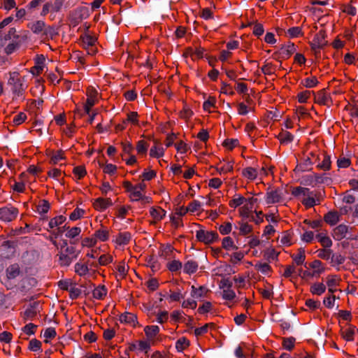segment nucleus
Instances as JSON below:
<instances>
[{
    "label": "nucleus",
    "mask_w": 358,
    "mask_h": 358,
    "mask_svg": "<svg viewBox=\"0 0 358 358\" xmlns=\"http://www.w3.org/2000/svg\"><path fill=\"white\" fill-rule=\"evenodd\" d=\"M85 214V210L81 209V208H76L70 215L69 216V218L71 220H73V221H76L80 218H81L82 217H83Z\"/></svg>",
    "instance_id": "obj_56"
},
{
    "label": "nucleus",
    "mask_w": 358,
    "mask_h": 358,
    "mask_svg": "<svg viewBox=\"0 0 358 358\" xmlns=\"http://www.w3.org/2000/svg\"><path fill=\"white\" fill-rule=\"evenodd\" d=\"M166 212L161 207H152L150 209V215L154 220V222L161 221L165 216Z\"/></svg>",
    "instance_id": "obj_19"
},
{
    "label": "nucleus",
    "mask_w": 358,
    "mask_h": 358,
    "mask_svg": "<svg viewBox=\"0 0 358 358\" xmlns=\"http://www.w3.org/2000/svg\"><path fill=\"white\" fill-rule=\"evenodd\" d=\"M324 219L327 223L334 225L338 222L339 216L336 212H329L325 215Z\"/></svg>",
    "instance_id": "obj_41"
},
{
    "label": "nucleus",
    "mask_w": 358,
    "mask_h": 358,
    "mask_svg": "<svg viewBox=\"0 0 358 358\" xmlns=\"http://www.w3.org/2000/svg\"><path fill=\"white\" fill-rule=\"evenodd\" d=\"M63 3L64 0H55L53 2L48 1L43 5L41 15L45 16L48 13H50V17L51 20H54L55 13L60 11Z\"/></svg>",
    "instance_id": "obj_8"
},
{
    "label": "nucleus",
    "mask_w": 358,
    "mask_h": 358,
    "mask_svg": "<svg viewBox=\"0 0 358 358\" xmlns=\"http://www.w3.org/2000/svg\"><path fill=\"white\" fill-rule=\"evenodd\" d=\"M66 221V217L63 215H58L52 218L49 222V227L53 229L62 224Z\"/></svg>",
    "instance_id": "obj_44"
},
{
    "label": "nucleus",
    "mask_w": 358,
    "mask_h": 358,
    "mask_svg": "<svg viewBox=\"0 0 358 358\" xmlns=\"http://www.w3.org/2000/svg\"><path fill=\"white\" fill-rule=\"evenodd\" d=\"M242 176L248 181H253L259 176V170L257 169L248 166L242 170Z\"/></svg>",
    "instance_id": "obj_18"
},
{
    "label": "nucleus",
    "mask_w": 358,
    "mask_h": 358,
    "mask_svg": "<svg viewBox=\"0 0 358 358\" xmlns=\"http://www.w3.org/2000/svg\"><path fill=\"white\" fill-rule=\"evenodd\" d=\"M192 115L193 112L187 105H185L182 110L180 112V117L185 120H189Z\"/></svg>",
    "instance_id": "obj_57"
},
{
    "label": "nucleus",
    "mask_w": 358,
    "mask_h": 358,
    "mask_svg": "<svg viewBox=\"0 0 358 358\" xmlns=\"http://www.w3.org/2000/svg\"><path fill=\"white\" fill-rule=\"evenodd\" d=\"M283 196L284 193L282 189H275L267 191L265 199L266 203L273 204L281 201Z\"/></svg>",
    "instance_id": "obj_12"
},
{
    "label": "nucleus",
    "mask_w": 358,
    "mask_h": 358,
    "mask_svg": "<svg viewBox=\"0 0 358 358\" xmlns=\"http://www.w3.org/2000/svg\"><path fill=\"white\" fill-rule=\"evenodd\" d=\"M131 240V234L128 231L119 232L114 236L113 242L116 248H124Z\"/></svg>",
    "instance_id": "obj_11"
},
{
    "label": "nucleus",
    "mask_w": 358,
    "mask_h": 358,
    "mask_svg": "<svg viewBox=\"0 0 358 358\" xmlns=\"http://www.w3.org/2000/svg\"><path fill=\"white\" fill-rule=\"evenodd\" d=\"M170 220L171 224L175 228H179L183 226L182 217L179 216L176 213H173L170 215Z\"/></svg>",
    "instance_id": "obj_49"
},
{
    "label": "nucleus",
    "mask_w": 358,
    "mask_h": 358,
    "mask_svg": "<svg viewBox=\"0 0 358 358\" xmlns=\"http://www.w3.org/2000/svg\"><path fill=\"white\" fill-rule=\"evenodd\" d=\"M99 190L103 195L106 196L110 192L113 190V188L108 182H103L99 187Z\"/></svg>",
    "instance_id": "obj_64"
},
{
    "label": "nucleus",
    "mask_w": 358,
    "mask_h": 358,
    "mask_svg": "<svg viewBox=\"0 0 358 358\" xmlns=\"http://www.w3.org/2000/svg\"><path fill=\"white\" fill-rule=\"evenodd\" d=\"M59 288L62 291H78L71 280H63L58 282Z\"/></svg>",
    "instance_id": "obj_29"
},
{
    "label": "nucleus",
    "mask_w": 358,
    "mask_h": 358,
    "mask_svg": "<svg viewBox=\"0 0 358 358\" xmlns=\"http://www.w3.org/2000/svg\"><path fill=\"white\" fill-rule=\"evenodd\" d=\"M234 169V163L232 162H227L221 167L217 168V171L220 174L226 173L228 172H231Z\"/></svg>",
    "instance_id": "obj_54"
},
{
    "label": "nucleus",
    "mask_w": 358,
    "mask_h": 358,
    "mask_svg": "<svg viewBox=\"0 0 358 358\" xmlns=\"http://www.w3.org/2000/svg\"><path fill=\"white\" fill-rule=\"evenodd\" d=\"M122 187L131 202L145 201L149 203L150 199L145 196L146 185L144 182L133 184L129 180L122 182Z\"/></svg>",
    "instance_id": "obj_1"
},
{
    "label": "nucleus",
    "mask_w": 358,
    "mask_h": 358,
    "mask_svg": "<svg viewBox=\"0 0 358 358\" xmlns=\"http://www.w3.org/2000/svg\"><path fill=\"white\" fill-rule=\"evenodd\" d=\"M120 321L127 324H135V322H138L136 315L128 312L120 316Z\"/></svg>",
    "instance_id": "obj_35"
},
{
    "label": "nucleus",
    "mask_w": 358,
    "mask_h": 358,
    "mask_svg": "<svg viewBox=\"0 0 358 358\" xmlns=\"http://www.w3.org/2000/svg\"><path fill=\"white\" fill-rule=\"evenodd\" d=\"M107 292H84L85 301H92L94 299H102L106 296Z\"/></svg>",
    "instance_id": "obj_40"
},
{
    "label": "nucleus",
    "mask_w": 358,
    "mask_h": 358,
    "mask_svg": "<svg viewBox=\"0 0 358 358\" xmlns=\"http://www.w3.org/2000/svg\"><path fill=\"white\" fill-rule=\"evenodd\" d=\"M255 268L262 274L267 275L271 271V266L267 263L259 262L256 264Z\"/></svg>",
    "instance_id": "obj_52"
},
{
    "label": "nucleus",
    "mask_w": 358,
    "mask_h": 358,
    "mask_svg": "<svg viewBox=\"0 0 358 358\" xmlns=\"http://www.w3.org/2000/svg\"><path fill=\"white\" fill-rule=\"evenodd\" d=\"M19 215V210L12 204L0 208V221L5 223L15 220Z\"/></svg>",
    "instance_id": "obj_7"
},
{
    "label": "nucleus",
    "mask_w": 358,
    "mask_h": 358,
    "mask_svg": "<svg viewBox=\"0 0 358 358\" xmlns=\"http://www.w3.org/2000/svg\"><path fill=\"white\" fill-rule=\"evenodd\" d=\"M199 229L196 231V238L198 241L206 245H210L218 239V234L213 231H207L197 224Z\"/></svg>",
    "instance_id": "obj_6"
},
{
    "label": "nucleus",
    "mask_w": 358,
    "mask_h": 358,
    "mask_svg": "<svg viewBox=\"0 0 358 358\" xmlns=\"http://www.w3.org/2000/svg\"><path fill=\"white\" fill-rule=\"evenodd\" d=\"M111 206H113V201L110 198L99 197L93 202L94 209L100 212L104 211Z\"/></svg>",
    "instance_id": "obj_14"
},
{
    "label": "nucleus",
    "mask_w": 358,
    "mask_h": 358,
    "mask_svg": "<svg viewBox=\"0 0 358 358\" xmlns=\"http://www.w3.org/2000/svg\"><path fill=\"white\" fill-rule=\"evenodd\" d=\"M336 299H339V297L336 298V296L328 294L323 299V304L327 308L331 309L335 308L336 310H338L339 306L335 303Z\"/></svg>",
    "instance_id": "obj_24"
},
{
    "label": "nucleus",
    "mask_w": 358,
    "mask_h": 358,
    "mask_svg": "<svg viewBox=\"0 0 358 358\" xmlns=\"http://www.w3.org/2000/svg\"><path fill=\"white\" fill-rule=\"evenodd\" d=\"M204 296L205 295L203 292H193L192 295L193 299H188L184 301L182 306L184 308H191L192 309H194L196 307V301H195V299H199Z\"/></svg>",
    "instance_id": "obj_22"
},
{
    "label": "nucleus",
    "mask_w": 358,
    "mask_h": 358,
    "mask_svg": "<svg viewBox=\"0 0 358 358\" xmlns=\"http://www.w3.org/2000/svg\"><path fill=\"white\" fill-rule=\"evenodd\" d=\"M73 173L78 180H80L87 174L86 169L83 166H78L73 168Z\"/></svg>",
    "instance_id": "obj_50"
},
{
    "label": "nucleus",
    "mask_w": 358,
    "mask_h": 358,
    "mask_svg": "<svg viewBox=\"0 0 358 358\" xmlns=\"http://www.w3.org/2000/svg\"><path fill=\"white\" fill-rule=\"evenodd\" d=\"M292 194L296 196H301L302 203L307 208H312L319 203L316 194L306 187H298L294 189Z\"/></svg>",
    "instance_id": "obj_3"
},
{
    "label": "nucleus",
    "mask_w": 358,
    "mask_h": 358,
    "mask_svg": "<svg viewBox=\"0 0 358 358\" xmlns=\"http://www.w3.org/2000/svg\"><path fill=\"white\" fill-rule=\"evenodd\" d=\"M146 336L149 338L155 337L159 331L158 326H146L144 329Z\"/></svg>",
    "instance_id": "obj_48"
},
{
    "label": "nucleus",
    "mask_w": 358,
    "mask_h": 358,
    "mask_svg": "<svg viewBox=\"0 0 358 358\" xmlns=\"http://www.w3.org/2000/svg\"><path fill=\"white\" fill-rule=\"evenodd\" d=\"M278 138L280 143L287 144L292 141L293 135L289 131H285L278 134Z\"/></svg>",
    "instance_id": "obj_43"
},
{
    "label": "nucleus",
    "mask_w": 358,
    "mask_h": 358,
    "mask_svg": "<svg viewBox=\"0 0 358 358\" xmlns=\"http://www.w3.org/2000/svg\"><path fill=\"white\" fill-rule=\"evenodd\" d=\"M45 24L42 20H38L36 22H34L32 23H30L29 24V27L31 29V30L34 34H41L43 32V30L45 29Z\"/></svg>",
    "instance_id": "obj_31"
},
{
    "label": "nucleus",
    "mask_w": 358,
    "mask_h": 358,
    "mask_svg": "<svg viewBox=\"0 0 358 358\" xmlns=\"http://www.w3.org/2000/svg\"><path fill=\"white\" fill-rule=\"evenodd\" d=\"M187 210L192 214L196 213L199 215L202 211V204L198 200H193L187 206Z\"/></svg>",
    "instance_id": "obj_30"
},
{
    "label": "nucleus",
    "mask_w": 358,
    "mask_h": 358,
    "mask_svg": "<svg viewBox=\"0 0 358 358\" xmlns=\"http://www.w3.org/2000/svg\"><path fill=\"white\" fill-rule=\"evenodd\" d=\"M6 273L8 280L15 279L20 274V268L17 264H11L6 268Z\"/></svg>",
    "instance_id": "obj_21"
},
{
    "label": "nucleus",
    "mask_w": 358,
    "mask_h": 358,
    "mask_svg": "<svg viewBox=\"0 0 358 358\" xmlns=\"http://www.w3.org/2000/svg\"><path fill=\"white\" fill-rule=\"evenodd\" d=\"M129 266L124 262H120L116 268V277L118 278H124L128 271Z\"/></svg>",
    "instance_id": "obj_39"
},
{
    "label": "nucleus",
    "mask_w": 358,
    "mask_h": 358,
    "mask_svg": "<svg viewBox=\"0 0 358 358\" xmlns=\"http://www.w3.org/2000/svg\"><path fill=\"white\" fill-rule=\"evenodd\" d=\"M96 243V238L94 236L87 237L82 241L81 245L83 247L92 248L94 247Z\"/></svg>",
    "instance_id": "obj_58"
},
{
    "label": "nucleus",
    "mask_w": 358,
    "mask_h": 358,
    "mask_svg": "<svg viewBox=\"0 0 358 358\" xmlns=\"http://www.w3.org/2000/svg\"><path fill=\"white\" fill-rule=\"evenodd\" d=\"M341 280L337 275H329L322 282L317 285L315 291H343L341 287Z\"/></svg>",
    "instance_id": "obj_4"
},
{
    "label": "nucleus",
    "mask_w": 358,
    "mask_h": 358,
    "mask_svg": "<svg viewBox=\"0 0 358 358\" xmlns=\"http://www.w3.org/2000/svg\"><path fill=\"white\" fill-rule=\"evenodd\" d=\"M8 78L7 84L15 98L22 97L27 88L25 78L21 76L17 71H10L8 73Z\"/></svg>",
    "instance_id": "obj_2"
},
{
    "label": "nucleus",
    "mask_w": 358,
    "mask_h": 358,
    "mask_svg": "<svg viewBox=\"0 0 358 358\" xmlns=\"http://www.w3.org/2000/svg\"><path fill=\"white\" fill-rule=\"evenodd\" d=\"M90 16V10L86 6H81L73 10L69 15V21L72 26L76 27L83 20Z\"/></svg>",
    "instance_id": "obj_5"
},
{
    "label": "nucleus",
    "mask_w": 358,
    "mask_h": 358,
    "mask_svg": "<svg viewBox=\"0 0 358 358\" xmlns=\"http://www.w3.org/2000/svg\"><path fill=\"white\" fill-rule=\"evenodd\" d=\"M257 202V199L250 197L246 199V201L240 207L238 211L241 217L249 219L252 215V210L255 204Z\"/></svg>",
    "instance_id": "obj_10"
},
{
    "label": "nucleus",
    "mask_w": 358,
    "mask_h": 358,
    "mask_svg": "<svg viewBox=\"0 0 358 358\" xmlns=\"http://www.w3.org/2000/svg\"><path fill=\"white\" fill-rule=\"evenodd\" d=\"M13 252V248L10 246L8 242H5L0 246V256L4 258H9Z\"/></svg>",
    "instance_id": "obj_34"
},
{
    "label": "nucleus",
    "mask_w": 358,
    "mask_h": 358,
    "mask_svg": "<svg viewBox=\"0 0 358 358\" xmlns=\"http://www.w3.org/2000/svg\"><path fill=\"white\" fill-rule=\"evenodd\" d=\"M215 98L210 96L206 101L203 102V108L206 111L210 113L212 112L211 109L215 108Z\"/></svg>",
    "instance_id": "obj_53"
},
{
    "label": "nucleus",
    "mask_w": 358,
    "mask_h": 358,
    "mask_svg": "<svg viewBox=\"0 0 358 358\" xmlns=\"http://www.w3.org/2000/svg\"><path fill=\"white\" fill-rule=\"evenodd\" d=\"M46 155L50 158V163L54 165L59 164L66 159L65 153L62 150L57 151L48 150Z\"/></svg>",
    "instance_id": "obj_13"
},
{
    "label": "nucleus",
    "mask_w": 358,
    "mask_h": 358,
    "mask_svg": "<svg viewBox=\"0 0 358 358\" xmlns=\"http://www.w3.org/2000/svg\"><path fill=\"white\" fill-rule=\"evenodd\" d=\"M94 236L96 238V241L105 242L109 239L110 231L107 227L101 225L100 229L95 231Z\"/></svg>",
    "instance_id": "obj_20"
},
{
    "label": "nucleus",
    "mask_w": 358,
    "mask_h": 358,
    "mask_svg": "<svg viewBox=\"0 0 358 358\" xmlns=\"http://www.w3.org/2000/svg\"><path fill=\"white\" fill-rule=\"evenodd\" d=\"M222 247L226 250H233L237 249V247L234 244L233 239L230 236L224 237L222 239Z\"/></svg>",
    "instance_id": "obj_38"
},
{
    "label": "nucleus",
    "mask_w": 358,
    "mask_h": 358,
    "mask_svg": "<svg viewBox=\"0 0 358 358\" xmlns=\"http://www.w3.org/2000/svg\"><path fill=\"white\" fill-rule=\"evenodd\" d=\"M164 155V149L161 145H159L158 143H156L150 150V156L151 157L159 158V157H163Z\"/></svg>",
    "instance_id": "obj_27"
},
{
    "label": "nucleus",
    "mask_w": 358,
    "mask_h": 358,
    "mask_svg": "<svg viewBox=\"0 0 358 358\" xmlns=\"http://www.w3.org/2000/svg\"><path fill=\"white\" fill-rule=\"evenodd\" d=\"M325 45H326V41L324 40V34L320 33L314 37L313 42L312 43V48L313 49L322 48Z\"/></svg>",
    "instance_id": "obj_32"
},
{
    "label": "nucleus",
    "mask_w": 358,
    "mask_h": 358,
    "mask_svg": "<svg viewBox=\"0 0 358 358\" xmlns=\"http://www.w3.org/2000/svg\"><path fill=\"white\" fill-rule=\"evenodd\" d=\"M168 268L172 271H178L182 268V263L178 260H173L168 263Z\"/></svg>",
    "instance_id": "obj_60"
},
{
    "label": "nucleus",
    "mask_w": 358,
    "mask_h": 358,
    "mask_svg": "<svg viewBox=\"0 0 358 358\" xmlns=\"http://www.w3.org/2000/svg\"><path fill=\"white\" fill-rule=\"evenodd\" d=\"M199 267L198 263L192 259L188 260L183 266V271L187 274L195 273Z\"/></svg>",
    "instance_id": "obj_25"
},
{
    "label": "nucleus",
    "mask_w": 358,
    "mask_h": 358,
    "mask_svg": "<svg viewBox=\"0 0 358 358\" xmlns=\"http://www.w3.org/2000/svg\"><path fill=\"white\" fill-rule=\"evenodd\" d=\"M238 113L241 115H247L251 110V108L245 103L241 102L237 105Z\"/></svg>",
    "instance_id": "obj_63"
},
{
    "label": "nucleus",
    "mask_w": 358,
    "mask_h": 358,
    "mask_svg": "<svg viewBox=\"0 0 358 358\" xmlns=\"http://www.w3.org/2000/svg\"><path fill=\"white\" fill-rule=\"evenodd\" d=\"M98 93L96 90H88L87 91V99L85 105V112L90 115L91 108L95 105L97 101Z\"/></svg>",
    "instance_id": "obj_16"
},
{
    "label": "nucleus",
    "mask_w": 358,
    "mask_h": 358,
    "mask_svg": "<svg viewBox=\"0 0 358 358\" xmlns=\"http://www.w3.org/2000/svg\"><path fill=\"white\" fill-rule=\"evenodd\" d=\"M59 262L62 266H69L73 261V259L77 258L78 255L71 257L64 252H60L59 255Z\"/></svg>",
    "instance_id": "obj_36"
},
{
    "label": "nucleus",
    "mask_w": 358,
    "mask_h": 358,
    "mask_svg": "<svg viewBox=\"0 0 358 358\" xmlns=\"http://www.w3.org/2000/svg\"><path fill=\"white\" fill-rule=\"evenodd\" d=\"M295 51L296 47L294 43H289L281 48L282 54L286 57H289Z\"/></svg>",
    "instance_id": "obj_47"
},
{
    "label": "nucleus",
    "mask_w": 358,
    "mask_h": 358,
    "mask_svg": "<svg viewBox=\"0 0 358 358\" xmlns=\"http://www.w3.org/2000/svg\"><path fill=\"white\" fill-rule=\"evenodd\" d=\"M113 262V257L109 254H104L99 258V264L101 266H106Z\"/></svg>",
    "instance_id": "obj_62"
},
{
    "label": "nucleus",
    "mask_w": 358,
    "mask_h": 358,
    "mask_svg": "<svg viewBox=\"0 0 358 358\" xmlns=\"http://www.w3.org/2000/svg\"><path fill=\"white\" fill-rule=\"evenodd\" d=\"M318 83V80L316 77H309L301 80V84L307 88H312L315 87Z\"/></svg>",
    "instance_id": "obj_46"
},
{
    "label": "nucleus",
    "mask_w": 358,
    "mask_h": 358,
    "mask_svg": "<svg viewBox=\"0 0 358 358\" xmlns=\"http://www.w3.org/2000/svg\"><path fill=\"white\" fill-rule=\"evenodd\" d=\"M83 47L90 55H94L97 52L96 47V38L89 34H85L80 38Z\"/></svg>",
    "instance_id": "obj_9"
},
{
    "label": "nucleus",
    "mask_w": 358,
    "mask_h": 358,
    "mask_svg": "<svg viewBox=\"0 0 358 358\" xmlns=\"http://www.w3.org/2000/svg\"><path fill=\"white\" fill-rule=\"evenodd\" d=\"M348 227L345 224H340L335 227L332 232L333 238L336 241H341L347 236Z\"/></svg>",
    "instance_id": "obj_17"
},
{
    "label": "nucleus",
    "mask_w": 358,
    "mask_h": 358,
    "mask_svg": "<svg viewBox=\"0 0 358 358\" xmlns=\"http://www.w3.org/2000/svg\"><path fill=\"white\" fill-rule=\"evenodd\" d=\"M308 268L311 270L312 277H318L325 271V266L323 263L317 259L310 262Z\"/></svg>",
    "instance_id": "obj_15"
},
{
    "label": "nucleus",
    "mask_w": 358,
    "mask_h": 358,
    "mask_svg": "<svg viewBox=\"0 0 358 358\" xmlns=\"http://www.w3.org/2000/svg\"><path fill=\"white\" fill-rule=\"evenodd\" d=\"M138 117V115L136 112H130L127 114V118L125 121L126 122H130L134 125H138L139 121Z\"/></svg>",
    "instance_id": "obj_61"
},
{
    "label": "nucleus",
    "mask_w": 358,
    "mask_h": 358,
    "mask_svg": "<svg viewBox=\"0 0 358 358\" xmlns=\"http://www.w3.org/2000/svg\"><path fill=\"white\" fill-rule=\"evenodd\" d=\"M136 151L138 155H145L148 149V144L144 140H140L136 144Z\"/></svg>",
    "instance_id": "obj_42"
},
{
    "label": "nucleus",
    "mask_w": 358,
    "mask_h": 358,
    "mask_svg": "<svg viewBox=\"0 0 358 358\" xmlns=\"http://www.w3.org/2000/svg\"><path fill=\"white\" fill-rule=\"evenodd\" d=\"M50 208L49 202L46 200H42L37 206V212L41 215L45 214L48 212Z\"/></svg>",
    "instance_id": "obj_45"
},
{
    "label": "nucleus",
    "mask_w": 358,
    "mask_h": 358,
    "mask_svg": "<svg viewBox=\"0 0 358 358\" xmlns=\"http://www.w3.org/2000/svg\"><path fill=\"white\" fill-rule=\"evenodd\" d=\"M81 232V228L78 227H74L71 229H69L68 231L66 234V236L69 238H74L80 235Z\"/></svg>",
    "instance_id": "obj_59"
},
{
    "label": "nucleus",
    "mask_w": 358,
    "mask_h": 358,
    "mask_svg": "<svg viewBox=\"0 0 358 358\" xmlns=\"http://www.w3.org/2000/svg\"><path fill=\"white\" fill-rule=\"evenodd\" d=\"M245 254L243 252H235L231 254L230 257V262L235 265L238 264L241 262V261L244 258Z\"/></svg>",
    "instance_id": "obj_51"
},
{
    "label": "nucleus",
    "mask_w": 358,
    "mask_h": 358,
    "mask_svg": "<svg viewBox=\"0 0 358 358\" xmlns=\"http://www.w3.org/2000/svg\"><path fill=\"white\" fill-rule=\"evenodd\" d=\"M292 257L297 265L303 264L306 259L305 250L303 248L299 249L298 252L293 254Z\"/></svg>",
    "instance_id": "obj_37"
},
{
    "label": "nucleus",
    "mask_w": 358,
    "mask_h": 358,
    "mask_svg": "<svg viewBox=\"0 0 358 358\" xmlns=\"http://www.w3.org/2000/svg\"><path fill=\"white\" fill-rule=\"evenodd\" d=\"M280 243L283 246H289L293 244V237L292 233L289 231L283 232L279 237Z\"/></svg>",
    "instance_id": "obj_28"
},
{
    "label": "nucleus",
    "mask_w": 358,
    "mask_h": 358,
    "mask_svg": "<svg viewBox=\"0 0 358 358\" xmlns=\"http://www.w3.org/2000/svg\"><path fill=\"white\" fill-rule=\"evenodd\" d=\"M75 272L80 276H85L89 273V267L87 264L77 262L75 266Z\"/></svg>",
    "instance_id": "obj_33"
},
{
    "label": "nucleus",
    "mask_w": 358,
    "mask_h": 358,
    "mask_svg": "<svg viewBox=\"0 0 358 358\" xmlns=\"http://www.w3.org/2000/svg\"><path fill=\"white\" fill-rule=\"evenodd\" d=\"M315 237L324 248H329L332 245V241L326 232L319 233Z\"/></svg>",
    "instance_id": "obj_23"
},
{
    "label": "nucleus",
    "mask_w": 358,
    "mask_h": 358,
    "mask_svg": "<svg viewBox=\"0 0 358 358\" xmlns=\"http://www.w3.org/2000/svg\"><path fill=\"white\" fill-rule=\"evenodd\" d=\"M246 198L239 194L234 195V198L229 201V205L231 208H236L241 207L243 204L246 201Z\"/></svg>",
    "instance_id": "obj_26"
},
{
    "label": "nucleus",
    "mask_w": 358,
    "mask_h": 358,
    "mask_svg": "<svg viewBox=\"0 0 358 358\" xmlns=\"http://www.w3.org/2000/svg\"><path fill=\"white\" fill-rule=\"evenodd\" d=\"M189 341L185 338L182 337L178 339L176 344V348L178 351H182L186 347L189 346Z\"/></svg>",
    "instance_id": "obj_55"
}]
</instances>
